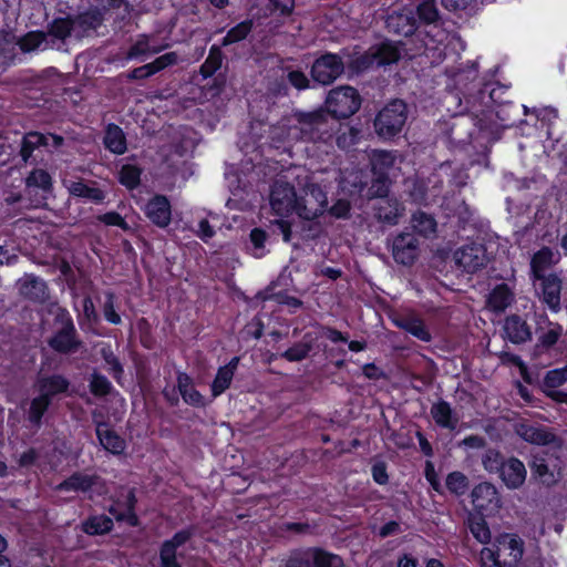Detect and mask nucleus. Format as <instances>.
<instances>
[{
    "instance_id": "de8ad7c7",
    "label": "nucleus",
    "mask_w": 567,
    "mask_h": 567,
    "mask_svg": "<svg viewBox=\"0 0 567 567\" xmlns=\"http://www.w3.org/2000/svg\"><path fill=\"white\" fill-rule=\"evenodd\" d=\"M446 486L451 492L462 495L467 489V478L461 472H453L446 477Z\"/></svg>"
},
{
    "instance_id": "9b49d317",
    "label": "nucleus",
    "mask_w": 567,
    "mask_h": 567,
    "mask_svg": "<svg viewBox=\"0 0 567 567\" xmlns=\"http://www.w3.org/2000/svg\"><path fill=\"white\" fill-rule=\"evenodd\" d=\"M386 28L390 32L399 35H412L417 29V19L413 9L403 8L391 13L386 19Z\"/></svg>"
},
{
    "instance_id": "5701e85b",
    "label": "nucleus",
    "mask_w": 567,
    "mask_h": 567,
    "mask_svg": "<svg viewBox=\"0 0 567 567\" xmlns=\"http://www.w3.org/2000/svg\"><path fill=\"white\" fill-rule=\"evenodd\" d=\"M505 337L513 343L526 342L532 333L527 323L518 316L507 317L504 323Z\"/></svg>"
},
{
    "instance_id": "2eb2a0df",
    "label": "nucleus",
    "mask_w": 567,
    "mask_h": 567,
    "mask_svg": "<svg viewBox=\"0 0 567 567\" xmlns=\"http://www.w3.org/2000/svg\"><path fill=\"white\" fill-rule=\"evenodd\" d=\"M62 143L63 138L61 136L54 134L44 135L38 132H30L23 137L21 156L23 161L27 162L37 147L41 145L59 147L62 145Z\"/></svg>"
},
{
    "instance_id": "09e8293b",
    "label": "nucleus",
    "mask_w": 567,
    "mask_h": 567,
    "mask_svg": "<svg viewBox=\"0 0 567 567\" xmlns=\"http://www.w3.org/2000/svg\"><path fill=\"white\" fill-rule=\"evenodd\" d=\"M482 462L484 468L489 473H499L505 461L497 451L488 450L484 454Z\"/></svg>"
},
{
    "instance_id": "bb28decb",
    "label": "nucleus",
    "mask_w": 567,
    "mask_h": 567,
    "mask_svg": "<svg viewBox=\"0 0 567 567\" xmlns=\"http://www.w3.org/2000/svg\"><path fill=\"white\" fill-rule=\"evenodd\" d=\"M517 433L526 442L537 445H547L555 440V435L548 430L528 424H522Z\"/></svg>"
},
{
    "instance_id": "37998d69",
    "label": "nucleus",
    "mask_w": 567,
    "mask_h": 567,
    "mask_svg": "<svg viewBox=\"0 0 567 567\" xmlns=\"http://www.w3.org/2000/svg\"><path fill=\"white\" fill-rule=\"evenodd\" d=\"M50 399L42 396L40 393L37 398L31 401L30 410H29V420L30 422L39 425L41 419L50 405Z\"/></svg>"
},
{
    "instance_id": "c85d7f7f",
    "label": "nucleus",
    "mask_w": 567,
    "mask_h": 567,
    "mask_svg": "<svg viewBox=\"0 0 567 567\" xmlns=\"http://www.w3.org/2000/svg\"><path fill=\"white\" fill-rule=\"evenodd\" d=\"M514 300V295L505 285L496 286L487 298V307L495 312H503Z\"/></svg>"
},
{
    "instance_id": "864d4df0",
    "label": "nucleus",
    "mask_w": 567,
    "mask_h": 567,
    "mask_svg": "<svg viewBox=\"0 0 567 567\" xmlns=\"http://www.w3.org/2000/svg\"><path fill=\"white\" fill-rule=\"evenodd\" d=\"M72 22L69 19H56L52 22L50 33L58 39H65L70 35Z\"/></svg>"
},
{
    "instance_id": "dca6fc26",
    "label": "nucleus",
    "mask_w": 567,
    "mask_h": 567,
    "mask_svg": "<svg viewBox=\"0 0 567 567\" xmlns=\"http://www.w3.org/2000/svg\"><path fill=\"white\" fill-rule=\"evenodd\" d=\"M498 551L508 556L504 566L515 567L523 557L524 542L516 535L506 534L498 538Z\"/></svg>"
},
{
    "instance_id": "c756f323",
    "label": "nucleus",
    "mask_w": 567,
    "mask_h": 567,
    "mask_svg": "<svg viewBox=\"0 0 567 567\" xmlns=\"http://www.w3.org/2000/svg\"><path fill=\"white\" fill-rule=\"evenodd\" d=\"M177 386L183 400L194 406L205 404L204 396L194 388L193 381L186 373H179L177 377Z\"/></svg>"
},
{
    "instance_id": "ea45409f",
    "label": "nucleus",
    "mask_w": 567,
    "mask_h": 567,
    "mask_svg": "<svg viewBox=\"0 0 567 567\" xmlns=\"http://www.w3.org/2000/svg\"><path fill=\"white\" fill-rule=\"evenodd\" d=\"M251 29L252 22L250 20L238 23L227 32L223 39L221 45L226 47L244 40L249 34Z\"/></svg>"
},
{
    "instance_id": "680f3d73",
    "label": "nucleus",
    "mask_w": 567,
    "mask_h": 567,
    "mask_svg": "<svg viewBox=\"0 0 567 567\" xmlns=\"http://www.w3.org/2000/svg\"><path fill=\"white\" fill-rule=\"evenodd\" d=\"M344 132L337 137V144L339 147L346 148L355 143L359 137V130L344 126Z\"/></svg>"
},
{
    "instance_id": "49530a36",
    "label": "nucleus",
    "mask_w": 567,
    "mask_h": 567,
    "mask_svg": "<svg viewBox=\"0 0 567 567\" xmlns=\"http://www.w3.org/2000/svg\"><path fill=\"white\" fill-rule=\"evenodd\" d=\"M141 171L134 165H124L120 171V182L127 188H134L138 185Z\"/></svg>"
},
{
    "instance_id": "13d9d810",
    "label": "nucleus",
    "mask_w": 567,
    "mask_h": 567,
    "mask_svg": "<svg viewBox=\"0 0 567 567\" xmlns=\"http://www.w3.org/2000/svg\"><path fill=\"white\" fill-rule=\"evenodd\" d=\"M481 567H506L504 561L498 560V556L491 548L484 547L480 553Z\"/></svg>"
},
{
    "instance_id": "a878e982",
    "label": "nucleus",
    "mask_w": 567,
    "mask_h": 567,
    "mask_svg": "<svg viewBox=\"0 0 567 567\" xmlns=\"http://www.w3.org/2000/svg\"><path fill=\"white\" fill-rule=\"evenodd\" d=\"M69 385V381L64 377L58 374L41 378L37 383L39 393L50 400L56 394L66 392Z\"/></svg>"
},
{
    "instance_id": "a19ab883",
    "label": "nucleus",
    "mask_w": 567,
    "mask_h": 567,
    "mask_svg": "<svg viewBox=\"0 0 567 567\" xmlns=\"http://www.w3.org/2000/svg\"><path fill=\"white\" fill-rule=\"evenodd\" d=\"M414 12L419 17L417 22L434 23L439 20V10L433 0L421 2Z\"/></svg>"
},
{
    "instance_id": "a211bd4d",
    "label": "nucleus",
    "mask_w": 567,
    "mask_h": 567,
    "mask_svg": "<svg viewBox=\"0 0 567 567\" xmlns=\"http://www.w3.org/2000/svg\"><path fill=\"white\" fill-rule=\"evenodd\" d=\"M372 171L375 176H384L391 178L394 176L399 156L396 153L388 151H373L370 156Z\"/></svg>"
},
{
    "instance_id": "4d7b16f0",
    "label": "nucleus",
    "mask_w": 567,
    "mask_h": 567,
    "mask_svg": "<svg viewBox=\"0 0 567 567\" xmlns=\"http://www.w3.org/2000/svg\"><path fill=\"white\" fill-rule=\"evenodd\" d=\"M389 185V177L375 176L371 187L369 188V195L371 197H383L388 194Z\"/></svg>"
},
{
    "instance_id": "393cba45",
    "label": "nucleus",
    "mask_w": 567,
    "mask_h": 567,
    "mask_svg": "<svg viewBox=\"0 0 567 567\" xmlns=\"http://www.w3.org/2000/svg\"><path fill=\"white\" fill-rule=\"evenodd\" d=\"M238 361V358H233L228 364L218 369L217 374L212 383V394L214 398L220 395L229 388Z\"/></svg>"
},
{
    "instance_id": "72a5a7b5",
    "label": "nucleus",
    "mask_w": 567,
    "mask_h": 567,
    "mask_svg": "<svg viewBox=\"0 0 567 567\" xmlns=\"http://www.w3.org/2000/svg\"><path fill=\"white\" fill-rule=\"evenodd\" d=\"M411 225L419 235L425 238L434 237L436 234L437 224L434 217L426 213H414L411 218Z\"/></svg>"
},
{
    "instance_id": "4c0bfd02",
    "label": "nucleus",
    "mask_w": 567,
    "mask_h": 567,
    "mask_svg": "<svg viewBox=\"0 0 567 567\" xmlns=\"http://www.w3.org/2000/svg\"><path fill=\"white\" fill-rule=\"evenodd\" d=\"M308 556H310L315 567H342V559L338 555L320 548H309Z\"/></svg>"
},
{
    "instance_id": "473e14b6",
    "label": "nucleus",
    "mask_w": 567,
    "mask_h": 567,
    "mask_svg": "<svg viewBox=\"0 0 567 567\" xmlns=\"http://www.w3.org/2000/svg\"><path fill=\"white\" fill-rule=\"evenodd\" d=\"M431 415L435 423L442 427L454 430L457 425V419L453 416L452 408L445 401L434 403L431 408Z\"/></svg>"
},
{
    "instance_id": "338daca9",
    "label": "nucleus",
    "mask_w": 567,
    "mask_h": 567,
    "mask_svg": "<svg viewBox=\"0 0 567 567\" xmlns=\"http://www.w3.org/2000/svg\"><path fill=\"white\" fill-rule=\"evenodd\" d=\"M288 80L298 90L306 89L308 86L307 76L300 71H291L288 73Z\"/></svg>"
},
{
    "instance_id": "6e6552de",
    "label": "nucleus",
    "mask_w": 567,
    "mask_h": 567,
    "mask_svg": "<svg viewBox=\"0 0 567 567\" xmlns=\"http://www.w3.org/2000/svg\"><path fill=\"white\" fill-rule=\"evenodd\" d=\"M453 257L456 265L467 272H475L487 264L485 247L476 243L456 249Z\"/></svg>"
},
{
    "instance_id": "7ed1b4c3",
    "label": "nucleus",
    "mask_w": 567,
    "mask_h": 567,
    "mask_svg": "<svg viewBox=\"0 0 567 567\" xmlns=\"http://www.w3.org/2000/svg\"><path fill=\"white\" fill-rule=\"evenodd\" d=\"M301 188L299 196L298 216L300 218L311 220L323 213L327 207V194L316 183L311 182L308 176L298 183Z\"/></svg>"
},
{
    "instance_id": "f704fd0d",
    "label": "nucleus",
    "mask_w": 567,
    "mask_h": 567,
    "mask_svg": "<svg viewBox=\"0 0 567 567\" xmlns=\"http://www.w3.org/2000/svg\"><path fill=\"white\" fill-rule=\"evenodd\" d=\"M396 326L421 341L429 342L431 340V333L420 318L404 317L396 320Z\"/></svg>"
},
{
    "instance_id": "f03ea898",
    "label": "nucleus",
    "mask_w": 567,
    "mask_h": 567,
    "mask_svg": "<svg viewBox=\"0 0 567 567\" xmlns=\"http://www.w3.org/2000/svg\"><path fill=\"white\" fill-rule=\"evenodd\" d=\"M406 118V104L401 100H394L386 104L375 117V132L382 138H391L402 131Z\"/></svg>"
},
{
    "instance_id": "e433bc0d",
    "label": "nucleus",
    "mask_w": 567,
    "mask_h": 567,
    "mask_svg": "<svg viewBox=\"0 0 567 567\" xmlns=\"http://www.w3.org/2000/svg\"><path fill=\"white\" fill-rule=\"evenodd\" d=\"M403 213V207L396 199H385L377 208V216L380 220L395 225Z\"/></svg>"
},
{
    "instance_id": "0eeeda50",
    "label": "nucleus",
    "mask_w": 567,
    "mask_h": 567,
    "mask_svg": "<svg viewBox=\"0 0 567 567\" xmlns=\"http://www.w3.org/2000/svg\"><path fill=\"white\" fill-rule=\"evenodd\" d=\"M344 70V64L340 56L327 53L317 59L312 65L311 74L315 81L328 85L338 79Z\"/></svg>"
},
{
    "instance_id": "052dcab7",
    "label": "nucleus",
    "mask_w": 567,
    "mask_h": 567,
    "mask_svg": "<svg viewBox=\"0 0 567 567\" xmlns=\"http://www.w3.org/2000/svg\"><path fill=\"white\" fill-rule=\"evenodd\" d=\"M285 567H315L310 556H308V549L291 555Z\"/></svg>"
},
{
    "instance_id": "39448f33",
    "label": "nucleus",
    "mask_w": 567,
    "mask_h": 567,
    "mask_svg": "<svg viewBox=\"0 0 567 567\" xmlns=\"http://www.w3.org/2000/svg\"><path fill=\"white\" fill-rule=\"evenodd\" d=\"M299 196L295 186L284 179H277L270 192V206L275 214L287 217L298 215Z\"/></svg>"
},
{
    "instance_id": "5fc2aeb1",
    "label": "nucleus",
    "mask_w": 567,
    "mask_h": 567,
    "mask_svg": "<svg viewBox=\"0 0 567 567\" xmlns=\"http://www.w3.org/2000/svg\"><path fill=\"white\" fill-rule=\"evenodd\" d=\"M103 315L110 323L120 324L122 322L121 316L114 308V296L112 293L106 295V300L103 306Z\"/></svg>"
},
{
    "instance_id": "6e6d98bb",
    "label": "nucleus",
    "mask_w": 567,
    "mask_h": 567,
    "mask_svg": "<svg viewBox=\"0 0 567 567\" xmlns=\"http://www.w3.org/2000/svg\"><path fill=\"white\" fill-rule=\"evenodd\" d=\"M563 332L561 326L549 323L548 329L539 337L542 344L550 347L557 342Z\"/></svg>"
},
{
    "instance_id": "f257e3e1",
    "label": "nucleus",
    "mask_w": 567,
    "mask_h": 567,
    "mask_svg": "<svg viewBox=\"0 0 567 567\" xmlns=\"http://www.w3.org/2000/svg\"><path fill=\"white\" fill-rule=\"evenodd\" d=\"M297 124L290 128L289 137L312 142H329L341 125L322 112L301 113Z\"/></svg>"
},
{
    "instance_id": "0e129e2a",
    "label": "nucleus",
    "mask_w": 567,
    "mask_h": 567,
    "mask_svg": "<svg viewBox=\"0 0 567 567\" xmlns=\"http://www.w3.org/2000/svg\"><path fill=\"white\" fill-rule=\"evenodd\" d=\"M99 220L109 226H117L122 229L128 228L127 223L122 218L120 214L115 212H110L99 216Z\"/></svg>"
},
{
    "instance_id": "6ab92c4d",
    "label": "nucleus",
    "mask_w": 567,
    "mask_h": 567,
    "mask_svg": "<svg viewBox=\"0 0 567 567\" xmlns=\"http://www.w3.org/2000/svg\"><path fill=\"white\" fill-rule=\"evenodd\" d=\"M146 216L157 226L166 227L171 221V204L165 196L157 195L145 206Z\"/></svg>"
},
{
    "instance_id": "69168bd1",
    "label": "nucleus",
    "mask_w": 567,
    "mask_h": 567,
    "mask_svg": "<svg viewBox=\"0 0 567 567\" xmlns=\"http://www.w3.org/2000/svg\"><path fill=\"white\" fill-rule=\"evenodd\" d=\"M43 34L41 33H29L21 41V48L24 51L35 50L43 42Z\"/></svg>"
},
{
    "instance_id": "a18cd8bd",
    "label": "nucleus",
    "mask_w": 567,
    "mask_h": 567,
    "mask_svg": "<svg viewBox=\"0 0 567 567\" xmlns=\"http://www.w3.org/2000/svg\"><path fill=\"white\" fill-rule=\"evenodd\" d=\"M470 530L473 536L482 544H487L491 540V532L485 520L481 517H473L468 524Z\"/></svg>"
},
{
    "instance_id": "ddd939ff",
    "label": "nucleus",
    "mask_w": 567,
    "mask_h": 567,
    "mask_svg": "<svg viewBox=\"0 0 567 567\" xmlns=\"http://www.w3.org/2000/svg\"><path fill=\"white\" fill-rule=\"evenodd\" d=\"M193 533L189 529L177 532L171 539L163 543L159 559L161 567H181L176 560L177 548L183 546Z\"/></svg>"
},
{
    "instance_id": "b1692460",
    "label": "nucleus",
    "mask_w": 567,
    "mask_h": 567,
    "mask_svg": "<svg viewBox=\"0 0 567 567\" xmlns=\"http://www.w3.org/2000/svg\"><path fill=\"white\" fill-rule=\"evenodd\" d=\"M368 55L371 58L370 63H375L380 66L398 61L400 58V51L395 44L391 42H382L370 48Z\"/></svg>"
},
{
    "instance_id": "7c9ffc66",
    "label": "nucleus",
    "mask_w": 567,
    "mask_h": 567,
    "mask_svg": "<svg viewBox=\"0 0 567 567\" xmlns=\"http://www.w3.org/2000/svg\"><path fill=\"white\" fill-rule=\"evenodd\" d=\"M62 183L71 195L83 197L94 203H101L104 199V194L101 189L90 187L80 181L63 179Z\"/></svg>"
},
{
    "instance_id": "c03bdc74",
    "label": "nucleus",
    "mask_w": 567,
    "mask_h": 567,
    "mask_svg": "<svg viewBox=\"0 0 567 567\" xmlns=\"http://www.w3.org/2000/svg\"><path fill=\"white\" fill-rule=\"evenodd\" d=\"M567 382V367L550 370L544 379L545 391L558 389Z\"/></svg>"
},
{
    "instance_id": "8fccbe9b",
    "label": "nucleus",
    "mask_w": 567,
    "mask_h": 567,
    "mask_svg": "<svg viewBox=\"0 0 567 567\" xmlns=\"http://www.w3.org/2000/svg\"><path fill=\"white\" fill-rule=\"evenodd\" d=\"M28 186H34L44 190L51 187V176L44 169H34L27 178Z\"/></svg>"
},
{
    "instance_id": "4be33fe9",
    "label": "nucleus",
    "mask_w": 567,
    "mask_h": 567,
    "mask_svg": "<svg viewBox=\"0 0 567 567\" xmlns=\"http://www.w3.org/2000/svg\"><path fill=\"white\" fill-rule=\"evenodd\" d=\"M168 48V43H157L153 35H141L131 47L127 58L134 59L140 56L154 55Z\"/></svg>"
},
{
    "instance_id": "20e7f679",
    "label": "nucleus",
    "mask_w": 567,
    "mask_h": 567,
    "mask_svg": "<svg viewBox=\"0 0 567 567\" xmlns=\"http://www.w3.org/2000/svg\"><path fill=\"white\" fill-rule=\"evenodd\" d=\"M326 105L334 118H346L360 107V97L351 86H339L329 92Z\"/></svg>"
},
{
    "instance_id": "9d476101",
    "label": "nucleus",
    "mask_w": 567,
    "mask_h": 567,
    "mask_svg": "<svg viewBox=\"0 0 567 567\" xmlns=\"http://www.w3.org/2000/svg\"><path fill=\"white\" fill-rule=\"evenodd\" d=\"M472 503L481 513H495L501 507V499L494 485L481 483L472 491Z\"/></svg>"
},
{
    "instance_id": "423d86ee",
    "label": "nucleus",
    "mask_w": 567,
    "mask_h": 567,
    "mask_svg": "<svg viewBox=\"0 0 567 567\" xmlns=\"http://www.w3.org/2000/svg\"><path fill=\"white\" fill-rule=\"evenodd\" d=\"M59 317L62 320L61 329L50 339V347L62 353L74 352L80 342L75 339V328L66 310L59 308Z\"/></svg>"
},
{
    "instance_id": "f3484780",
    "label": "nucleus",
    "mask_w": 567,
    "mask_h": 567,
    "mask_svg": "<svg viewBox=\"0 0 567 567\" xmlns=\"http://www.w3.org/2000/svg\"><path fill=\"white\" fill-rule=\"evenodd\" d=\"M559 261V252L551 250L548 247H544L535 252L530 260L532 279L536 282V279L547 277L544 272Z\"/></svg>"
},
{
    "instance_id": "603ef678",
    "label": "nucleus",
    "mask_w": 567,
    "mask_h": 567,
    "mask_svg": "<svg viewBox=\"0 0 567 567\" xmlns=\"http://www.w3.org/2000/svg\"><path fill=\"white\" fill-rule=\"evenodd\" d=\"M310 350L311 346L309 343L301 342L286 350L282 353V357L286 358L288 361H300L308 355Z\"/></svg>"
},
{
    "instance_id": "4468645a",
    "label": "nucleus",
    "mask_w": 567,
    "mask_h": 567,
    "mask_svg": "<svg viewBox=\"0 0 567 567\" xmlns=\"http://www.w3.org/2000/svg\"><path fill=\"white\" fill-rule=\"evenodd\" d=\"M499 476L504 484L516 489L520 487L526 480V468L522 461L515 457L506 460L499 471Z\"/></svg>"
},
{
    "instance_id": "1a4fd4ad",
    "label": "nucleus",
    "mask_w": 567,
    "mask_h": 567,
    "mask_svg": "<svg viewBox=\"0 0 567 567\" xmlns=\"http://www.w3.org/2000/svg\"><path fill=\"white\" fill-rule=\"evenodd\" d=\"M392 256L402 265H412L419 256V240L410 233L399 234L392 243Z\"/></svg>"
},
{
    "instance_id": "2f4dec72",
    "label": "nucleus",
    "mask_w": 567,
    "mask_h": 567,
    "mask_svg": "<svg viewBox=\"0 0 567 567\" xmlns=\"http://www.w3.org/2000/svg\"><path fill=\"white\" fill-rule=\"evenodd\" d=\"M105 147L117 155H122L126 152V138L121 127L115 124H110L106 127L104 135Z\"/></svg>"
},
{
    "instance_id": "f8f14e48",
    "label": "nucleus",
    "mask_w": 567,
    "mask_h": 567,
    "mask_svg": "<svg viewBox=\"0 0 567 567\" xmlns=\"http://www.w3.org/2000/svg\"><path fill=\"white\" fill-rule=\"evenodd\" d=\"M539 281L538 296L542 301L554 312L560 310L561 280L557 275L550 274L547 277L536 279Z\"/></svg>"
},
{
    "instance_id": "58836bf2",
    "label": "nucleus",
    "mask_w": 567,
    "mask_h": 567,
    "mask_svg": "<svg viewBox=\"0 0 567 567\" xmlns=\"http://www.w3.org/2000/svg\"><path fill=\"white\" fill-rule=\"evenodd\" d=\"M113 522L105 515L93 516L83 524L86 534L97 535L111 530Z\"/></svg>"
},
{
    "instance_id": "79ce46f5",
    "label": "nucleus",
    "mask_w": 567,
    "mask_h": 567,
    "mask_svg": "<svg viewBox=\"0 0 567 567\" xmlns=\"http://www.w3.org/2000/svg\"><path fill=\"white\" fill-rule=\"evenodd\" d=\"M223 55L221 51L213 47L209 54L200 68V72L204 78L212 76L221 66Z\"/></svg>"
},
{
    "instance_id": "cd10ccee",
    "label": "nucleus",
    "mask_w": 567,
    "mask_h": 567,
    "mask_svg": "<svg viewBox=\"0 0 567 567\" xmlns=\"http://www.w3.org/2000/svg\"><path fill=\"white\" fill-rule=\"evenodd\" d=\"M96 434L101 445L113 454H121L125 449L124 440L105 424H99Z\"/></svg>"
},
{
    "instance_id": "c9c22d12",
    "label": "nucleus",
    "mask_w": 567,
    "mask_h": 567,
    "mask_svg": "<svg viewBox=\"0 0 567 567\" xmlns=\"http://www.w3.org/2000/svg\"><path fill=\"white\" fill-rule=\"evenodd\" d=\"M530 470L533 477L543 485L551 486L559 480L558 474L548 467L544 458L535 456L530 463Z\"/></svg>"
},
{
    "instance_id": "bf43d9fd",
    "label": "nucleus",
    "mask_w": 567,
    "mask_h": 567,
    "mask_svg": "<svg viewBox=\"0 0 567 567\" xmlns=\"http://www.w3.org/2000/svg\"><path fill=\"white\" fill-rule=\"evenodd\" d=\"M90 388L95 395H104L110 391L111 383L105 377L94 373L90 382Z\"/></svg>"
},
{
    "instance_id": "412c9836",
    "label": "nucleus",
    "mask_w": 567,
    "mask_h": 567,
    "mask_svg": "<svg viewBox=\"0 0 567 567\" xmlns=\"http://www.w3.org/2000/svg\"><path fill=\"white\" fill-rule=\"evenodd\" d=\"M19 290L22 296L37 302H44L48 299L47 284L34 276H24L19 281Z\"/></svg>"
},
{
    "instance_id": "aec40b11",
    "label": "nucleus",
    "mask_w": 567,
    "mask_h": 567,
    "mask_svg": "<svg viewBox=\"0 0 567 567\" xmlns=\"http://www.w3.org/2000/svg\"><path fill=\"white\" fill-rule=\"evenodd\" d=\"M100 477L96 475H90L85 473H74L69 478L55 486L56 491L64 492H90L94 486L99 485Z\"/></svg>"
},
{
    "instance_id": "e2e57ef3",
    "label": "nucleus",
    "mask_w": 567,
    "mask_h": 567,
    "mask_svg": "<svg viewBox=\"0 0 567 567\" xmlns=\"http://www.w3.org/2000/svg\"><path fill=\"white\" fill-rule=\"evenodd\" d=\"M101 353L106 364L109 365L110 371H112L115 377L120 375L123 370L112 349L110 347L103 348Z\"/></svg>"
},
{
    "instance_id": "774afa93",
    "label": "nucleus",
    "mask_w": 567,
    "mask_h": 567,
    "mask_svg": "<svg viewBox=\"0 0 567 567\" xmlns=\"http://www.w3.org/2000/svg\"><path fill=\"white\" fill-rule=\"evenodd\" d=\"M461 446L468 449H482L485 445V440L478 435H470L465 437L461 443Z\"/></svg>"
},
{
    "instance_id": "3c124183",
    "label": "nucleus",
    "mask_w": 567,
    "mask_h": 567,
    "mask_svg": "<svg viewBox=\"0 0 567 567\" xmlns=\"http://www.w3.org/2000/svg\"><path fill=\"white\" fill-rule=\"evenodd\" d=\"M178 55L176 52H167L158 58H156L153 62L148 63L153 74L178 63Z\"/></svg>"
}]
</instances>
